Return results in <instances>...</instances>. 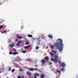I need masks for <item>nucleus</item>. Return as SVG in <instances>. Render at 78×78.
I'll return each mask as SVG.
<instances>
[{"mask_svg":"<svg viewBox=\"0 0 78 78\" xmlns=\"http://www.w3.org/2000/svg\"><path fill=\"white\" fill-rule=\"evenodd\" d=\"M57 42L55 44V45L57 47L59 51L61 53L63 50V47H64V44H62V41L61 39H58L57 40Z\"/></svg>","mask_w":78,"mask_h":78,"instance_id":"1","label":"nucleus"},{"mask_svg":"<svg viewBox=\"0 0 78 78\" xmlns=\"http://www.w3.org/2000/svg\"><path fill=\"white\" fill-rule=\"evenodd\" d=\"M58 55H55V58H51V61H54L55 63H56L58 61Z\"/></svg>","mask_w":78,"mask_h":78,"instance_id":"2","label":"nucleus"},{"mask_svg":"<svg viewBox=\"0 0 78 78\" xmlns=\"http://www.w3.org/2000/svg\"><path fill=\"white\" fill-rule=\"evenodd\" d=\"M66 66V64L64 63V62H62L61 64V67H62L63 68H64V66Z\"/></svg>","mask_w":78,"mask_h":78,"instance_id":"3","label":"nucleus"},{"mask_svg":"<svg viewBox=\"0 0 78 78\" xmlns=\"http://www.w3.org/2000/svg\"><path fill=\"white\" fill-rule=\"evenodd\" d=\"M48 37L51 39H53V36H52V35L51 34H49L48 35Z\"/></svg>","mask_w":78,"mask_h":78,"instance_id":"4","label":"nucleus"},{"mask_svg":"<svg viewBox=\"0 0 78 78\" xmlns=\"http://www.w3.org/2000/svg\"><path fill=\"white\" fill-rule=\"evenodd\" d=\"M15 45V44H12L9 45V47L11 48H12V47H13Z\"/></svg>","mask_w":78,"mask_h":78,"instance_id":"5","label":"nucleus"},{"mask_svg":"<svg viewBox=\"0 0 78 78\" xmlns=\"http://www.w3.org/2000/svg\"><path fill=\"white\" fill-rule=\"evenodd\" d=\"M27 73L28 75H29V76H30L31 75V72H28V71H27Z\"/></svg>","mask_w":78,"mask_h":78,"instance_id":"6","label":"nucleus"},{"mask_svg":"<svg viewBox=\"0 0 78 78\" xmlns=\"http://www.w3.org/2000/svg\"><path fill=\"white\" fill-rule=\"evenodd\" d=\"M50 53L51 55V57L52 58H53V57H54V54L53 53L51 52H50Z\"/></svg>","mask_w":78,"mask_h":78,"instance_id":"7","label":"nucleus"},{"mask_svg":"<svg viewBox=\"0 0 78 78\" xmlns=\"http://www.w3.org/2000/svg\"><path fill=\"white\" fill-rule=\"evenodd\" d=\"M42 63H46L47 62L44 59H43L42 60Z\"/></svg>","mask_w":78,"mask_h":78,"instance_id":"8","label":"nucleus"},{"mask_svg":"<svg viewBox=\"0 0 78 78\" xmlns=\"http://www.w3.org/2000/svg\"><path fill=\"white\" fill-rule=\"evenodd\" d=\"M19 54V53L15 51L14 52H13L12 53V55H16Z\"/></svg>","mask_w":78,"mask_h":78,"instance_id":"9","label":"nucleus"},{"mask_svg":"<svg viewBox=\"0 0 78 78\" xmlns=\"http://www.w3.org/2000/svg\"><path fill=\"white\" fill-rule=\"evenodd\" d=\"M30 45L26 46H25L24 48L25 49H27V48H28L30 47Z\"/></svg>","mask_w":78,"mask_h":78,"instance_id":"10","label":"nucleus"},{"mask_svg":"<svg viewBox=\"0 0 78 78\" xmlns=\"http://www.w3.org/2000/svg\"><path fill=\"white\" fill-rule=\"evenodd\" d=\"M45 77V75L44 74H42L40 77L41 78H44Z\"/></svg>","mask_w":78,"mask_h":78,"instance_id":"11","label":"nucleus"},{"mask_svg":"<svg viewBox=\"0 0 78 78\" xmlns=\"http://www.w3.org/2000/svg\"><path fill=\"white\" fill-rule=\"evenodd\" d=\"M45 59L46 61H48V59H49L48 58V57L47 56L45 57Z\"/></svg>","mask_w":78,"mask_h":78,"instance_id":"12","label":"nucleus"},{"mask_svg":"<svg viewBox=\"0 0 78 78\" xmlns=\"http://www.w3.org/2000/svg\"><path fill=\"white\" fill-rule=\"evenodd\" d=\"M34 76H39V74L38 73H35Z\"/></svg>","mask_w":78,"mask_h":78,"instance_id":"13","label":"nucleus"},{"mask_svg":"<svg viewBox=\"0 0 78 78\" xmlns=\"http://www.w3.org/2000/svg\"><path fill=\"white\" fill-rule=\"evenodd\" d=\"M51 51H52V52H53V53H55V55H56V51H55V50H52V49H51Z\"/></svg>","mask_w":78,"mask_h":78,"instance_id":"14","label":"nucleus"},{"mask_svg":"<svg viewBox=\"0 0 78 78\" xmlns=\"http://www.w3.org/2000/svg\"><path fill=\"white\" fill-rule=\"evenodd\" d=\"M28 70H29V71H34L33 68H30L28 69Z\"/></svg>","mask_w":78,"mask_h":78,"instance_id":"15","label":"nucleus"},{"mask_svg":"<svg viewBox=\"0 0 78 78\" xmlns=\"http://www.w3.org/2000/svg\"><path fill=\"white\" fill-rule=\"evenodd\" d=\"M7 31V30H5L4 31H3L2 32V34H3V33H6Z\"/></svg>","mask_w":78,"mask_h":78,"instance_id":"16","label":"nucleus"},{"mask_svg":"<svg viewBox=\"0 0 78 78\" xmlns=\"http://www.w3.org/2000/svg\"><path fill=\"white\" fill-rule=\"evenodd\" d=\"M41 37L42 38H44V37H45L44 36V35L42 34L41 35Z\"/></svg>","mask_w":78,"mask_h":78,"instance_id":"17","label":"nucleus"},{"mask_svg":"<svg viewBox=\"0 0 78 78\" xmlns=\"http://www.w3.org/2000/svg\"><path fill=\"white\" fill-rule=\"evenodd\" d=\"M28 37H33V36H32V35L29 34L28 35Z\"/></svg>","mask_w":78,"mask_h":78,"instance_id":"18","label":"nucleus"},{"mask_svg":"<svg viewBox=\"0 0 78 78\" xmlns=\"http://www.w3.org/2000/svg\"><path fill=\"white\" fill-rule=\"evenodd\" d=\"M18 38V39H22V36H20V37H19V36H18L17 37Z\"/></svg>","mask_w":78,"mask_h":78,"instance_id":"19","label":"nucleus"},{"mask_svg":"<svg viewBox=\"0 0 78 78\" xmlns=\"http://www.w3.org/2000/svg\"><path fill=\"white\" fill-rule=\"evenodd\" d=\"M21 52H22V53H26V52H27L25 50H23L21 51Z\"/></svg>","mask_w":78,"mask_h":78,"instance_id":"20","label":"nucleus"},{"mask_svg":"<svg viewBox=\"0 0 78 78\" xmlns=\"http://www.w3.org/2000/svg\"><path fill=\"white\" fill-rule=\"evenodd\" d=\"M40 42H41V41H38L37 43V45H40Z\"/></svg>","mask_w":78,"mask_h":78,"instance_id":"21","label":"nucleus"},{"mask_svg":"<svg viewBox=\"0 0 78 78\" xmlns=\"http://www.w3.org/2000/svg\"><path fill=\"white\" fill-rule=\"evenodd\" d=\"M3 28V26L1 25L0 26V29H2Z\"/></svg>","mask_w":78,"mask_h":78,"instance_id":"22","label":"nucleus"},{"mask_svg":"<svg viewBox=\"0 0 78 78\" xmlns=\"http://www.w3.org/2000/svg\"><path fill=\"white\" fill-rule=\"evenodd\" d=\"M39 47L38 46H37L36 47V50H37V49H39Z\"/></svg>","mask_w":78,"mask_h":78,"instance_id":"23","label":"nucleus"},{"mask_svg":"<svg viewBox=\"0 0 78 78\" xmlns=\"http://www.w3.org/2000/svg\"><path fill=\"white\" fill-rule=\"evenodd\" d=\"M51 49H54V46H51Z\"/></svg>","mask_w":78,"mask_h":78,"instance_id":"24","label":"nucleus"},{"mask_svg":"<svg viewBox=\"0 0 78 78\" xmlns=\"http://www.w3.org/2000/svg\"><path fill=\"white\" fill-rule=\"evenodd\" d=\"M56 71L57 72V73H60V71L58 69L56 70Z\"/></svg>","mask_w":78,"mask_h":78,"instance_id":"25","label":"nucleus"},{"mask_svg":"<svg viewBox=\"0 0 78 78\" xmlns=\"http://www.w3.org/2000/svg\"><path fill=\"white\" fill-rule=\"evenodd\" d=\"M34 70H37V71L38 70V69L37 68H34Z\"/></svg>","mask_w":78,"mask_h":78,"instance_id":"26","label":"nucleus"},{"mask_svg":"<svg viewBox=\"0 0 78 78\" xmlns=\"http://www.w3.org/2000/svg\"><path fill=\"white\" fill-rule=\"evenodd\" d=\"M17 58H19V60L20 61V60H21V59H20V58H21V57H20L17 56Z\"/></svg>","mask_w":78,"mask_h":78,"instance_id":"27","label":"nucleus"},{"mask_svg":"<svg viewBox=\"0 0 78 78\" xmlns=\"http://www.w3.org/2000/svg\"><path fill=\"white\" fill-rule=\"evenodd\" d=\"M16 44L17 46H19V45H20V44L18 43H16Z\"/></svg>","mask_w":78,"mask_h":78,"instance_id":"28","label":"nucleus"},{"mask_svg":"<svg viewBox=\"0 0 78 78\" xmlns=\"http://www.w3.org/2000/svg\"><path fill=\"white\" fill-rule=\"evenodd\" d=\"M29 44V43L28 42H27L26 43V45H28Z\"/></svg>","mask_w":78,"mask_h":78,"instance_id":"29","label":"nucleus"},{"mask_svg":"<svg viewBox=\"0 0 78 78\" xmlns=\"http://www.w3.org/2000/svg\"><path fill=\"white\" fill-rule=\"evenodd\" d=\"M49 62V65H51V64H52V63H51L50 62Z\"/></svg>","mask_w":78,"mask_h":78,"instance_id":"30","label":"nucleus"},{"mask_svg":"<svg viewBox=\"0 0 78 78\" xmlns=\"http://www.w3.org/2000/svg\"><path fill=\"white\" fill-rule=\"evenodd\" d=\"M11 70V67H9V71H10Z\"/></svg>","mask_w":78,"mask_h":78,"instance_id":"31","label":"nucleus"},{"mask_svg":"<svg viewBox=\"0 0 78 78\" xmlns=\"http://www.w3.org/2000/svg\"><path fill=\"white\" fill-rule=\"evenodd\" d=\"M21 42H22V41H20L18 42V43L20 44Z\"/></svg>","mask_w":78,"mask_h":78,"instance_id":"32","label":"nucleus"},{"mask_svg":"<svg viewBox=\"0 0 78 78\" xmlns=\"http://www.w3.org/2000/svg\"><path fill=\"white\" fill-rule=\"evenodd\" d=\"M9 54H10V55H11L12 54V52L11 51H10L9 52Z\"/></svg>","mask_w":78,"mask_h":78,"instance_id":"33","label":"nucleus"},{"mask_svg":"<svg viewBox=\"0 0 78 78\" xmlns=\"http://www.w3.org/2000/svg\"><path fill=\"white\" fill-rule=\"evenodd\" d=\"M15 71V69H13L12 70V72H14Z\"/></svg>","mask_w":78,"mask_h":78,"instance_id":"34","label":"nucleus"},{"mask_svg":"<svg viewBox=\"0 0 78 78\" xmlns=\"http://www.w3.org/2000/svg\"><path fill=\"white\" fill-rule=\"evenodd\" d=\"M61 70L62 71H63V70H64V68L61 69Z\"/></svg>","mask_w":78,"mask_h":78,"instance_id":"35","label":"nucleus"},{"mask_svg":"<svg viewBox=\"0 0 78 78\" xmlns=\"http://www.w3.org/2000/svg\"><path fill=\"white\" fill-rule=\"evenodd\" d=\"M17 78H21V77H20V76H18L17 77Z\"/></svg>","mask_w":78,"mask_h":78,"instance_id":"36","label":"nucleus"},{"mask_svg":"<svg viewBox=\"0 0 78 78\" xmlns=\"http://www.w3.org/2000/svg\"><path fill=\"white\" fill-rule=\"evenodd\" d=\"M15 41H16V42H18V39H16L15 40Z\"/></svg>","mask_w":78,"mask_h":78,"instance_id":"37","label":"nucleus"},{"mask_svg":"<svg viewBox=\"0 0 78 78\" xmlns=\"http://www.w3.org/2000/svg\"><path fill=\"white\" fill-rule=\"evenodd\" d=\"M4 21H5V20H2V21H1V23H2V22H4Z\"/></svg>","mask_w":78,"mask_h":78,"instance_id":"38","label":"nucleus"},{"mask_svg":"<svg viewBox=\"0 0 78 78\" xmlns=\"http://www.w3.org/2000/svg\"><path fill=\"white\" fill-rule=\"evenodd\" d=\"M34 78H37V77H36V76H34Z\"/></svg>","mask_w":78,"mask_h":78,"instance_id":"39","label":"nucleus"},{"mask_svg":"<svg viewBox=\"0 0 78 78\" xmlns=\"http://www.w3.org/2000/svg\"><path fill=\"white\" fill-rule=\"evenodd\" d=\"M13 51H16V49H14Z\"/></svg>","mask_w":78,"mask_h":78,"instance_id":"40","label":"nucleus"},{"mask_svg":"<svg viewBox=\"0 0 78 78\" xmlns=\"http://www.w3.org/2000/svg\"><path fill=\"white\" fill-rule=\"evenodd\" d=\"M59 63H61V62L60 61H59Z\"/></svg>","mask_w":78,"mask_h":78,"instance_id":"41","label":"nucleus"},{"mask_svg":"<svg viewBox=\"0 0 78 78\" xmlns=\"http://www.w3.org/2000/svg\"><path fill=\"white\" fill-rule=\"evenodd\" d=\"M35 66L37 67V65H35Z\"/></svg>","mask_w":78,"mask_h":78,"instance_id":"42","label":"nucleus"},{"mask_svg":"<svg viewBox=\"0 0 78 78\" xmlns=\"http://www.w3.org/2000/svg\"><path fill=\"white\" fill-rule=\"evenodd\" d=\"M20 71H22V69H20Z\"/></svg>","mask_w":78,"mask_h":78,"instance_id":"43","label":"nucleus"}]
</instances>
